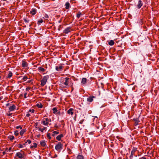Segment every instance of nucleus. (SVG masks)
Wrapping results in <instances>:
<instances>
[{"label":"nucleus","instance_id":"423d86ee","mask_svg":"<svg viewBox=\"0 0 159 159\" xmlns=\"http://www.w3.org/2000/svg\"><path fill=\"white\" fill-rule=\"evenodd\" d=\"M143 3L142 1L141 0H139L138 1V4L136 5V7L138 9L140 8L141 7L143 6Z\"/></svg>","mask_w":159,"mask_h":159},{"label":"nucleus","instance_id":"a19ab883","mask_svg":"<svg viewBox=\"0 0 159 159\" xmlns=\"http://www.w3.org/2000/svg\"><path fill=\"white\" fill-rule=\"evenodd\" d=\"M16 128L17 129H18L20 128V129H22V127L20 126H18L16 127Z\"/></svg>","mask_w":159,"mask_h":159},{"label":"nucleus","instance_id":"f3484780","mask_svg":"<svg viewBox=\"0 0 159 159\" xmlns=\"http://www.w3.org/2000/svg\"><path fill=\"white\" fill-rule=\"evenodd\" d=\"M30 12V13L33 15H34L36 14V10L35 9H32V10H31Z\"/></svg>","mask_w":159,"mask_h":159},{"label":"nucleus","instance_id":"5fc2aeb1","mask_svg":"<svg viewBox=\"0 0 159 159\" xmlns=\"http://www.w3.org/2000/svg\"><path fill=\"white\" fill-rule=\"evenodd\" d=\"M25 143H24V144L23 145H23H24V146H25Z\"/></svg>","mask_w":159,"mask_h":159},{"label":"nucleus","instance_id":"c85d7f7f","mask_svg":"<svg viewBox=\"0 0 159 159\" xmlns=\"http://www.w3.org/2000/svg\"><path fill=\"white\" fill-rule=\"evenodd\" d=\"M59 134V132L56 131H54L53 132L52 135L54 136L55 134Z\"/></svg>","mask_w":159,"mask_h":159},{"label":"nucleus","instance_id":"49530a36","mask_svg":"<svg viewBox=\"0 0 159 159\" xmlns=\"http://www.w3.org/2000/svg\"><path fill=\"white\" fill-rule=\"evenodd\" d=\"M31 89V88L30 87H27V88H26V90H29V89Z\"/></svg>","mask_w":159,"mask_h":159},{"label":"nucleus","instance_id":"bb28decb","mask_svg":"<svg viewBox=\"0 0 159 159\" xmlns=\"http://www.w3.org/2000/svg\"><path fill=\"white\" fill-rule=\"evenodd\" d=\"M9 138L10 139V140L11 141V140H13L14 139V137L13 136V135H11V136H9Z\"/></svg>","mask_w":159,"mask_h":159},{"label":"nucleus","instance_id":"5701e85b","mask_svg":"<svg viewBox=\"0 0 159 159\" xmlns=\"http://www.w3.org/2000/svg\"><path fill=\"white\" fill-rule=\"evenodd\" d=\"M52 110L53 111V113L54 114H56V113L57 112V110L56 107L53 108Z\"/></svg>","mask_w":159,"mask_h":159},{"label":"nucleus","instance_id":"20e7f679","mask_svg":"<svg viewBox=\"0 0 159 159\" xmlns=\"http://www.w3.org/2000/svg\"><path fill=\"white\" fill-rule=\"evenodd\" d=\"M51 121L50 119L44 118L42 120V123L45 125H48L49 122Z\"/></svg>","mask_w":159,"mask_h":159},{"label":"nucleus","instance_id":"603ef678","mask_svg":"<svg viewBox=\"0 0 159 159\" xmlns=\"http://www.w3.org/2000/svg\"><path fill=\"white\" fill-rule=\"evenodd\" d=\"M5 153H5V152H3V155L5 154Z\"/></svg>","mask_w":159,"mask_h":159},{"label":"nucleus","instance_id":"b1692460","mask_svg":"<svg viewBox=\"0 0 159 159\" xmlns=\"http://www.w3.org/2000/svg\"><path fill=\"white\" fill-rule=\"evenodd\" d=\"M25 132V130L24 129H22L20 132V134L22 135Z\"/></svg>","mask_w":159,"mask_h":159},{"label":"nucleus","instance_id":"f257e3e1","mask_svg":"<svg viewBox=\"0 0 159 159\" xmlns=\"http://www.w3.org/2000/svg\"><path fill=\"white\" fill-rule=\"evenodd\" d=\"M69 78L66 77L65 78L64 81H62L60 84V87L63 88H66L67 87V86H69Z\"/></svg>","mask_w":159,"mask_h":159},{"label":"nucleus","instance_id":"a878e982","mask_svg":"<svg viewBox=\"0 0 159 159\" xmlns=\"http://www.w3.org/2000/svg\"><path fill=\"white\" fill-rule=\"evenodd\" d=\"M46 128V127H43V128H39V130L41 131V132H43V131Z\"/></svg>","mask_w":159,"mask_h":159},{"label":"nucleus","instance_id":"8fccbe9b","mask_svg":"<svg viewBox=\"0 0 159 159\" xmlns=\"http://www.w3.org/2000/svg\"><path fill=\"white\" fill-rule=\"evenodd\" d=\"M140 159H146V157H142L140 158Z\"/></svg>","mask_w":159,"mask_h":159},{"label":"nucleus","instance_id":"aec40b11","mask_svg":"<svg viewBox=\"0 0 159 159\" xmlns=\"http://www.w3.org/2000/svg\"><path fill=\"white\" fill-rule=\"evenodd\" d=\"M37 147V144L36 143H34L30 146L31 148H36Z\"/></svg>","mask_w":159,"mask_h":159},{"label":"nucleus","instance_id":"393cba45","mask_svg":"<svg viewBox=\"0 0 159 159\" xmlns=\"http://www.w3.org/2000/svg\"><path fill=\"white\" fill-rule=\"evenodd\" d=\"M37 106L38 107L40 108H42L43 107V105H42V104L41 103L37 104Z\"/></svg>","mask_w":159,"mask_h":159},{"label":"nucleus","instance_id":"37998d69","mask_svg":"<svg viewBox=\"0 0 159 159\" xmlns=\"http://www.w3.org/2000/svg\"><path fill=\"white\" fill-rule=\"evenodd\" d=\"M27 94V93H25L24 94V97L25 98H27L26 95Z\"/></svg>","mask_w":159,"mask_h":159},{"label":"nucleus","instance_id":"f8f14e48","mask_svg":"<svg viewBox=\"0 0 159 159\" xmlns=\"http://www.w3.org/2000/svg\"><path fill=\"white\" fill-rule=\"evenodd\" d=\"M16 109V107L15 105H13L12 106H10L9 108V110L10 111H13Z\"/></svg>","mask_w":159,"mask_h":159},{"label":"nucleus","instance_id":"ddd939ff","mask_svg":"<svg viewBox=\"0 0 159 159\" xmlns=\"http://www.w3.org/2000/svg\"><path fill=\"white\" fill-rule=\"evenodd\" d=\"M22 66L24 67H27L28 66L27 63L24 61H22Z\"/></svg>","mask_w":159,"mask_h":159},{"label":"nucleus","instance_id":"473e14b6","mask_svg":"<svg viewBox=\"0 0 159 159\" xmlns=\"http://www.w3.org/2000/svg\"><path fill=\"white\" fill-rule=\"evenodd\" d=\"M27 79V77L26 76H24L22 79V80H23V81H25Z\"/></svg>","mask_w":159,"mask_h":159},{"label":"nucleus","instance_id":"3c124183","mask_svg":"<svg viewBox=\"0 0 159 159\" xmlns=\"http://www.w3.org/2000/svg\"><path fill=\"white\" fill-rule=\"evenodd\" d=\"M9 104H9V103H7V104H6V106H9Z\"/></svg>","mask_w":159,"mask_h":159},{"label":"nucleus","instance_id":"4468645a","mask_svg":"<svg viewBox=\"0 0 159 159\" xmlns=\"http://www.w3.org/2000/svg\"><path fill=\"white\" fill-rule=\"evenodd\" d=\"M65 8L66 9H68L70 8V3L68 2H66L65 4Z\"/></svg>","mask_w":159,"mask_h":159},{"label":"nucleus","instance_id":"39448f33","mask_svg":"<svg viewBox=\"0 0 159 159\" xmlns=\"http://www.w3.org/2000/svg\"><path fill=\"white\" fill-rule=\"evenodd\" d=\"M64 66L62 64H59L55 67V69L57 71H60L62 70Z\"/></svg>","mask_w":159,"mask_h":159},{"label":"nucleus","instance_id":"ea45409f","mask_svg":"<svg viewBox=\"0 0 159 159\" xmlns=\"http://www.w3.org/2000/svg\"><path fill=\"white\" fill-rule=\"evenodd\" d=\"M18 147L20 148H23V145L21 144H19Z\"/></svg>","mask_w":159,"mask_h":159},{"label":"nucleus","instance_id":"7c9ffc66","mask_svg":"<svg viewBox=\"0 0 159 159\" xmlns=\"http://www.w3.org/2000/svg\"><path fill=\"white\" fill-rule=\"evenodd\" d=\"M14 134H15V135H16V136H18L19 134L18 131L17 130H16V131H15Z\"/></svg>","mask_w":159,"mask_h":159},{"label":"nucleus","instance_id":"412c9836","mask_svg":"<svg viewBox=\"0 0 159 159\" xmlns=\"http://www.w3.org/2000/svg\"><path fill=\"white\" fill-rule=\"evenodd\" d=\"M115 43L114 42L113 40H111L108 42V44L109 45L112 46Z\"/></svg>","mask_w":159,"mask_h":159},{"label":"nucleus","instance_id":"1a4fd4ad","mask_svg":"<svg viewBox=\"0 0 159 159\" xmlns=\"http://www.w3.org/2000/svg\"><path fill=\"white\" fill-rule=\"evenodd\" d=\"M38 70L40 73L43 74H44V73H43L45 70V69L44 68L42 67H40L38 68Z\"/></svg>","mask_w":159,"mask_h":159},{"label":"nucleus","instance_id":"864d4df0","mask_svg":"<svg viewBox=\"0 0 159 159\" xmlns=\"http://www.w3.org/2000/svg\"><path fill=\"white\" fill-rule=\"evenodd\" d=\"M2 98L0 97V100L2 99Z\"/></svg>","mask_w":159,"mask_h":159},{"label":"nucleus","instance_id":"c03bdc74","mask_svg":"<svg viewBox=\"0 0 159 159\" xmlns=\"http://www.w3.org/2000/svg\"><path fill=\"white\" fill-rule=\"evenodd\" d=\"M133 155H131V154H130V159H132L133 156Z\"/></svg>","mask_w":159,"mask_h":159},{"label":"nucleus","instance_id":"72a5a7b5","mask_svg":"<svg viewBox=\"0 0 159 159\" xmlns=\"http://www.w3.org/2000/svg\"><path fill=\"white\" fill-rule=\"evenodd\" d=\"M81 15V13H79L77 14L76 16L78 18H79L80 17Z\"/></svg>","mask_w":159,"mask_h":159},{"label":"nucleus","instance_id":"9b49d317","mask_svg":"<svg viewBox=\"0 0 159 159\" xmlns=\"http://www.w3.org/2000/svg\"><path fill=\"white\" fill-rule=\"evenodd\" d=\"M95 96H92L89 97L87 99V100L88 102H91L93 101V99L94 98H95Z\"/></svg>","mask_w":159,"mask_h":159},{"label":"nucleus","instance_id":"6e6d98bb","mask_svg":"<svg viewBox=\"0 0 159 159\" xmlns=\"http://www.w3.org/2000/svg\"><path fill=\"white\" fill-rule=\"evenodd\" d=\"M94 117L96 118H98V117L97 116H94Z\"/></svg>","mask_w":159,"mask_h":159},{"label":"nucleus","instance_id":"cd10ccee","mask_svg":"<svg viewBox=\"0 0 159 159\" xmlns=\"http://www.w3.org/2000/svg\"><path fill=\"white\" fill-rule=\"evenodd\" d=\"M43 22L42 19L39 20L38 21V25H40Z\"/></svg>","mask_w":159,"mask_h":159},{"label":"nucleus","instance_id":"c756f323","mask_svg":"<svg viewBox=\"0 0 159 159\" xmlns=\"http://www.w3.org/2000/svg\"><path fill=\"white\" fill-rule=\"evenodd\" d=\"M51 134L50 133H48L47 134V138L49 139H51V137L50 136Z\"/></svg>","mask_w":159,"mask_h":159},{"label":"nucleus","instance_id":"4d7b16f0","mask_svg":"<svg viewBox=\"0 0 159 159\" xmlns=\"http://www.w3.org/2000/svg\"><path fill=\"white\" fill-rule=\"evenodd\" d=\"M118 159H121L120 158H118Z\"/></svg>","mask_w":159,"mask_h":159},{"label":"nucleus","instance_id":"0eeeda50","mask_svg":"<svg viewBox=\"0 0 159 159\" xmlns=\"http://www.w3.org/2000/svg\"><path fill=\"white\" fill-rule=\"evenodd\" d=\"M16 156L20 159H22L24 157V154H22L20 152H17L16 153Z\"/></svg>","mask_w":159,"mask_h":159},{"label":"nucleus","instance_id":"dca6fc26","mask_svg":"<svg viewBox=\"0 0 159 159\" xmlns=\"http://www.w3.org/2000/svg\"><path fill=\"white\" fill-rule=\"evenodd\" d=\"M63 137V134H60V135L57 136V137H56V139L59 140V141H60L61 140V138H62V137Z\"/></svg>","mask_w":159,"mask_h":159},{"label":"nucleus","instance_id":"6ab92c4d","mask_svg":"<svg viewBox=\"0 0 159 159\" xmlns=\"http://www.w3.org/2000/svg\"><path fill=\"white\" fill-rule=\"evenodd\" d=\"M12 73L11 71H9L8 74H7V78H10L12 76Z\"/></svg>","mask_w":159,"mask_h":159},{"label":"nucleus","instance_id":"f704fd0d","mask_svg":"<svg viewBox=\"0 0 159 159\" xmlns=\"http://www.w3.org/2000/svg\"><path fill=\"white\" fill-rule=\"evenodd\" d=\"M31 143V141L29 139L27 140L25 143H28V144H30Z\"/></svg>","mask_w":159,"mask_h":159},{"label":"nucleus","instance_id":"79ce46f5","mask_svg":"<svg viewBox=\"0 0 159 159\" xmlns=\"http://www.w3.org/2000/svg\"><path fill=\"white\" fill-rule=\"evenodd\" d=\"M24 21L26 22V23H28L29 22V20H27L25 19H24Z\"/></svg>","mask_w":159,"mask_h":159},{"label":"nucleus","instance_id":"f03ea898","mask_svg":"<svg viewBox=\"0 0 159 159\" xmlns=\"http://www.w3.org/2000/svg\"><path fill=\"white\" fill-rule=\"evenodd\" d=\"M49 78V75H47L44 76L41 80V85L42 86H44L46 83L47 80Z\"/></svg>","mask_w":159,"mask_h":159},{"label":"nucleus","instance_id":"4be33fe9","mask_svg":"<svg viewBox=\"0 0 159 159\" xmlns=\"http://www.w3.org/2000/svg\"><path fill=\"white\" fill-rule=\"evenodd\" d=\"M84 157L82 155H79L77 157V159H83Z\"/></svg>","mask_w":159,"mask_h":159},{"label":"nucleus","instance_id":"2f4dec72","mask_svg":"<svg viewBox=\"0 0 159 159\" xmlns=\"http://www.w3.org/2000/svg\"><path fill=\"white\" fill-rule=\"evenodd\" d=\"M136 151V150L135 149H133L131 151V155H133L134 153H135V152Z\"/></svg>","mask_w":159,"mask_h":159},{"label":"nucleus","instance_id":"13d9d810","mask_svg":"<svg viewBox=\"0 0 159 159\" xmlns=\"http://www.w3.org/2000/svg\"><path fill=\"white\" fill-rule=\"evenodd\" d=\"M1 76H0V79H1Z\"/></svg>","mask_w":159,"mask_h":159},{"label":"nucleus","instance_id":"9d476101","mask_svg":"<svg viewBox=\"0 0 159 159\" xmlns=\"http://www.w3.org/2000/svg\"><path fill=\"white\" fill-rule=\"evenodd\" d=\"M87 83V79L86 78H83L82 79L81 81V85L83 86H85Z\"/></svg>","mask_w":159,"mask_h":159},{"label":"nucleus","instance_id":"09e8293b","mask_svg":"<svg viewBox=\"0 0 159 159\" xmlns=\"http://www.w3.org/2000/svg\"><path fill=\"white\" fill-rule=\"evenodd\" d=\"M83 121H84V120H80L79 122V123L81 124H82L83 122Z\"/></svg>","mask_w":159,"mask_h":159},{"label":"nucleus","instance_id":"6e6552de","mask_svg":"<svg viewBox=\"0 0 159 159\" xmlns=\"http://www.w3.org/2000/svg\"><path fill=\"white\" fill-rule=\"evenodd\" d=\"M71 31V28L70 27H67L63 31V33L67 34Z\"/></svg>","mask_w":159,"mask_h":159},{"label":"nucleus","instance_id":"7ed1b4c3","mask_svg":"<svg viewBox=\"0 0 159 159\" xmlns=\"http://www.w3.org/2000/svg\"><path fill=\"white\" fill-rule=\"evenodd\" d=\"M63 145L60 142L56 145L55 148L58 152H60L62 149Z\"/></svg>","mask_w":159,"mask_h":159},{"label":"nucleus","instance_id":"de8ad7c7","mask_svg":"<svg viewBox=\"0 0 159 159\" xmlns=\"http://www.w3.org/2000/svg\"><path fill=\"white\" fill-rule=\"evenodd\" d=\"M11 115H12V113H9V114H7V116H11Z\"/></svg>","mask_w":159,"mask_h":159},{"label":"nucleus","instance_id":"c9c22d12","mask_svg":"<svg viewBox=\"0 0 159 159\" xmlns=\"http://www.w3.org/2000/svg\"><path fill=\"white\" fill-rule=\"evenodd\" d=\"M57 114L59 116H61L62 115L63 113L59 111L58 112H57Z\"/></svg>","mask_w":159,"mask_h":159},{"label":"nucleus","instance_id":"a18cd8bd","mask_svg":"<svg viewBox=\"0 0 159 159\" xmlns=\"http://www.w3.org/2000/svg\"><path fill=\"white\" fill-rule=\"evenodd\" d=\"M30 116V114L28 113L26 115V116L27 117H29Z\"/></svg>","mask_w":159,"mask_h":159},{"label":"nucleus","instance_id":"2eb2a0df","mask_svg":"<svg viewBox=\"0 0 159 159\" xmlns=\"http://www.w3.org/2000/svg\"><path fill=\"white\" fill-rule=\"evenodd\" d=\"M40 143L41 145L43 147H45L46 145V143L44 141H41Z\"/></svg>","mask_w":159,"mask_h":159},{"label":"nucleus","instance_id":"a211bd4d","mask_svg":"<svg viewBox=\"0 0 159 159\" xmlns=\"http://www.w3.org/2000/svg\"><path fill=\"white\" fill-rule=\"evenodd\" d=\"M73 109L72 108H70L67 111V113L69 114L72 115L73 114V112L72 111Z\"/></svg>","mask_w":159,"mask_h":159},{"label":"nucleus","instance_id":"4c0bfd02","mask_svg":"<svg viewBox=\"0 0 159 159\" xmlns=\"http://www.w3.org/2000/svg\"><path fill=\"white\" fill-rule=\"evenodd\" d=\"M34 109H30L29 110V112H31L32 113H33L34 112Z\"/></svg>","mask_w":159,"mask_h":159},{"label":"nucleus","instance_id":"58836bf2","mask_svg":"<svg viewBox=\"0 0 159 159\" xmlns=\"http://www.w3.org/2000/svg\"><path fill=\"white\" fill-rule=\"evenodd\" d=\"M43 18L47 19L48 18V16L47 15H45L44 17H43Z\"/></svg>","mask_w":159,"mask_h":159},{"label":"nucleus","instance_id":"e433bc0d","mask_svg":"<svg viewBox=\"0 0 159 159\" xmlns=\"http://www.w3.org/2000/svg\"><path fill=\"white\" fill-rule=\"evenodd\" d=\"M11 149V148L10 147L9 148L8 150H7V148H6V151H7V152H10Z\"/></svg>","mask_w":159,"mask_h":159}]
</instances>
